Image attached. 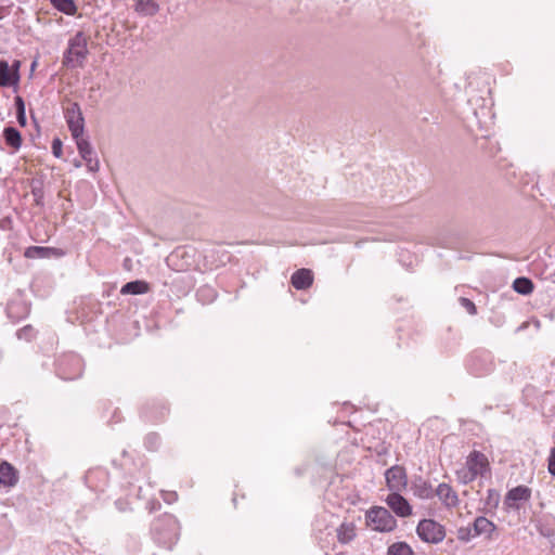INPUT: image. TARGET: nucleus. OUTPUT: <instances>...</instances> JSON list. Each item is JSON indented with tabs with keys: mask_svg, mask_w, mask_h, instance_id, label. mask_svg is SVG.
I'll return each instance as SVG.
<instances>
[{
	"mask_svg": "<svg viewBox=\"0 0 555 555\" xmlns=\"http://www.w3.org/2000/svg\"><path fill=\"white\" fill-rule=\"evenodd\" d=\"M37 335H38V331L30 324L23 326L22 328L17 330V332H16V337L20 340H25L27 343H30L34 339H36Z\"/></svg>",
	"mask_w": 555,
	"mask_h": 555,
	"instance_id": "nucleus-32",
	"label": "nucleus"
},
{
	"mask_svg": "<svg viewBox=\"0 0 555 555\" xmlns=\"http://www.w3.org/2000/svg\"><path fill=\"white\" fill-rule=\"evenodd\" d=\"M150 291V285L147 282L142 280H135L126 283L121 289L120 293L122 295H142Z\"/></svg>",
	"mask_w": 555,
	"mask_h": 555,
	"instance_id": "nucleus-24",
	"label": "nucleus"
},
{
	"mask_svg": "<svg viewBox=\"0 0 555 555\" xmlns=\"http://www.w3.org/2000/svg\"><path fill=\"white\" fill-rule=\"evenodd\" d=\"M64 117L73 138H78L83 134L85 118L80 105L77 102H69L64 111Z\"/></svg>",
	"mask_w": 555,
	"mask_h": 555,
	"instance_id": "nucleus-8",
	"label": "nucleus"
},
{
	"mask_svg": "<svg viewBox=\"0 0 555 555\" xmlns=\"http://www.w3.org/2000/svg\"><path fill=\"white\" fill-rule=\"evenodd\" d=\"M547 469L552 476H555V447L551 450L547 459Z\"/></svg>",
	"mask_w": 555,
	"mask_h": 555,
	"instance_id": "nucleus-41",
	"label": "nucleus"
},
{
	"mask_svg": "<svg viewBox=\"0 0 555 555\" xmlns=\"http://www.w3.org/2000/svg\"><path fill=\"white\" fill-rule=\"evenodd\" d=\"M14 105L17 112H25V102L22 96L17 95L14 98Z\"/></svg>",
	"mask_w": 555,
	"mask_h": 555,
	"instance_id": "nucleus-42",
	"label": "nucleus"
},
{
	"mask_svg": "<svg viewBox=\"0 0 555 555\" xmlns=\"http://www.w3.org/2000/svg\"><path fill=\"white\" fill-rule=\"evenodd\" d=\"M88 41L82 31H78L68 40L62 63L68 68L82 67L88 56Z\"/></svg>",
	"mask_w": 555,
	"mask_h": 555,
	"instance_id": "nucleus-2",
	"label": "nucleus"
},
{
	"mask_svg": "<svg viewBox=\"0 0 555 555\" xmlns=\"http://www.w3.org/2000/svg\"><path fill=\"white\" fill-rule=\"evenodd\" d=\"M490 322L495 326H502L504 324V315L495 314L490 318Z\"/></svg>",
	"mask_w": 555,
	"mask_h": 555,
	"instance_id": "nucleus-43",
	"label": "nucleus"
},
{
	"mask_svg": "<svg viewBox=\"0 0 555 555\" xmlns=\"http://www.w3.org/2000/svg\"><path fill=\"white\" fill-rule=\"evenodd\" d=\"M386 483L392 492H400L408 485L405 468L400 465H393L385 472Z\"/></svg>",
	"mask_w": 555,
	"mask_h": 555,
	"instance_id": "nucleus-12",
	"label": "nucleus"
},
{
	"mask_svg": "<svg viewBox=\"0 0 555 555\" xmlns=\"http://www.w3.org/2000/svg\"><path fill=\"white\" fill-rule=\"evenodd\" d=\"M180 526L177 518L168 513L156 517L151 524V535L155 543L171 548L178 541Z\"/></svg>",
	"mask_w": 555,
	"mask_h": 555,
	"instance_id": "nucleus-1",
	"label": "nucleus"
},
{
	"mask_svg": "<svg viewBox=\"0 0 555 555\" xmlns=\"http://www.w3.org/2000/svg\"><path fill=\"white\" fill-rule=\"evenodd\" d=\"M236 500H237L236 493H234V495L232 498V502H233L234 506H236Z\"/></svg>",
	"mask_w": 555,
	"mask_h": 555,
	"instance_id": "nucleus-49",
	"label": "nucleus"
},
{
	"mask_svg": "<svg viewBox=\"0 0 555 555\" xmlns=\"http://www.w3.org/2000/svg\"><path fill=\"white\" fill-rule=\"evenodd\" d=\"M20 61H14L12 66L5 60H0V87H15L20 82Z\"/></svg>",
	"mask_w": 555,
	"mask_h": 555,
	"instance_id": "nucleus-10",
	"label": "nucleus"
},
{
	"mask_svg": "<svg viewBox=\"0 0 555 555\" xmlns=\"http://www.w3.org/2000/svg\"><path fill=\"white\" fill-rule=\"evenodd\" d=\"M16 118H17L18 124H20L22 127H25V126H26L27 120H26V114H25V112H22V111H21V112H17V113H16Z\"/></svg>",
	"mask_w": 555,
	"mask_h": 555,
	"instance_id": "nucleus-46",
	"label": "nucleus"
},
{
	"mask_svg": "<svg viewBox=\"0 0 555 555\" xmlns=\"http://www.w3.org/2000/svg\"><path fill=\"white\" fill-rule=\"evenodd\" d=\"M18 481V475L15 467L8 463H0V483L5 487H14Z\"/></svg>",
	"mask_w": 555,
	"mask_h": 555,
	"instance_id": "nucleus-19",
	"label": "nucleus"
},
{
	"mask_svg": "<svg viewBox=\"0 0 555 555\" xmlns=\"http://www.w3.org/2000/svg\"><path fill=\"white\" fill-rule=\"evenodd\" d=\"M115 505L116 507L120 511V512H125L128 509L129 507V504L126 502V501H122V500H117L115 502Z\"/></svg>",
	"mask_w": 555,
	"mask_h": 555,
	"instance_id": "nucleus-47",
	"label": "nucleus"
},
{
	"mask_svg": "<svg viewBox=\"0 0 555 555\" xmlns=\"http://www.w3.org/2000/svg\"><path fill=\"white\" fill-rule=\"evenodd\" d=\"M413 493L424 500L433 499L435 496V490L431 485L423 479L422 477H416L412 482Z\"/></svg>",
	"mask_w": 555,
	"mask_h": 555,
	"instance_id": "nucleus-21",
	"label": "nucleus"
},
{
	"mask_svg": "<svg viewBox=\"0 0 555 555\" xmlns=\"http://www.w3.org/2000/svg\"><path fill=\"white\" fill-rule=\"evenodd\" d=\"M83 372V360L74 352L61 354L55 361V373L64 380L79 378Z\"/></svg>",
	"mask_w": 555,
	"mask_h": 555,
	"instance_id": "nucleus-3",
	"label": "nucleus"
},
{
	"mask_svg": "<svg viewBox=\"0 0 555 555\" xmlns=\"http://www.w3.org/2000/svg\"><path fill=\"white\" fill-rule=\"evenodd\" d=\"M531 489L527 486H517L508 490L504 499V505L506 508L518 511L520 509L518 502H528L531 499Z\"/></svg>",
	"mask_w": 555,
	"mask_h": 555,
	"instance_id": "nucleus-14",
	"label": "nucleus"
},
{
	"mask_svg": "<svg viewBox=\"0 0 555 555\" xmlns=\"http://www.w3.org/2000/svg\"><path fill=\"white\" fill-rule=\"evenodd\" d=\"M146 508L149 509L150 513H153L160 508V503L156 500L150 501L146 504Z\"/></svg>",
	"mask_w": 555,
	"mask_h": 555,
	"instance_id": "nucleus-44",
	"label": "nucleus"
},
{
	"mask_svg": "<svg viewBox=\"0 0 555 555\" xmlns=\"http://www.w3.org/2000/svg\"><path fill=\"white\" fill-rule=\"evenodd\" d=\"M456 537L460 541L465 543L470 541V539L475 537L473 527H460L456 531Z\"/></svg>",
	"mask_w": 555,
	"mask_h": 555,
	"instance_id": "nucleus-35",
	"label": "nucleus"
},
{
	"mask_svg": "<svg viewBox=\"0 0 555 555\" xmlns=\"http://www.w3.org/2000/svg\"><path fill=\"white\" fill-rule=\"evenodd\" d=\"M466 367L477 377L489 374L493 370L491 354L488 351H474L466 360Z\"/></svg>",
	"mask_w": 555,
	"mask_h": 555,
	"instance_id": "nucleus-7",
	"label": "nucleus"
},
{
	"mask_svg": "<svg viewBox=\"0 0 555 555\" xmlns=\"http://www.w3.org/2000/svg\"><path fill=\"white\" fill-rule=\"evenodd\" d=\"M537 529L542 537L551 538L554 535V529L551 528L550 526L539 524L537 525Z\"/></svg>",
	"mask_w": 555,
	"mask_h": 555,
	"instance_id": "nucleus-39",
	"label": "nucleus"
},
{
	"mask_svg": "<svg viewBox=\"0 0 555 555\" xmlns=\"http://www.w3.org/2000/svg\"><path fill=\"white\" fill-rule=\"evenodd\" d=\"M12 219L10 217H4L0 219V229L2 230H9L11 229Z\"/></svg>",
	"mask_w": 555,
	"mask_h": 555,
	"instance_id": "nucleus-45",
	"label": "nucleus"
},
{
	"mask_svg": "<svg viewBox=\"0 0 555 555\" xmlns=\"http://www.w3.org/2000/svg\"><path fill=\"white\" fill-rule=\"evenodd\" d=\"M3 139L8 146L17 151L21 149L23 139L21 132L15 127H5L3 130Z\"/></svg>",
	"mask_w": 555,
	"mask_h": 555,
	"instance_id": "nucleus-25",
	"label": "nucleus"
},
{
	"mask_svg": "<svg viewBox=\"0 0 555 555\" xmlns=\"http://www.w3.org/2000/svg\"><path fill=\"white\" fill-rule=\"evenodd\" d=\"M75 166L76 167H80V163L79 162H75Z\"/></svg>",
	"mask_w": 555,
	"mask_h": 555,
	"instance_id": "nucleus-51",
	"label": "nucleus"
},
{
	"mask_svg": "<svg viewBox=\"0 0 555 555\" xmlns=\"http://www.w3.org/2000/svg\"><path fill=\"white\" fill-rule=\"evenodd\" d=\"M460 305L470 314L476 315L477 314V307L474 304L473 300L466 297H460L459 298Z\"/></svg>",
	"mask_w": 555,
	"mask_h": 555,
	"instance_id": "nucleus-37",
	"label": "nucleus"
},
{
	"mask_svg": "<svg viewBox=\"0 0 555 555\" xmlns=\"http://www.w3.org/2000/svg\"><path fill=\"white\" fill-rule=\"evenodd\" d=\"M292 285L298 291L309 288L313 283V273L310 269H299L291 278Z\"/></svg>",
	"mask_w": 555,
	"mask_h": 555,
	"instance_id": "nucleus-18",
	"label": "nucleus"
},
{
	"mask_svg": "<svg viewBox=\"0 0 555 555\" xmlns=\"http://www.w3.org/2000/svg\"><path fill=\"white\" fill-rule=\"evenodd\" d=\"M51 149H52V154L56 157V158H60L63 154V143L62 141L59 139V138H54L53 141H52V145H51Z\"/></svg>",
	"mask_w": 555,
	"mask_h": 555,
	"instance_id": "nucleus-38",
	"label": "nucleus"
},
{
	"mask_svg": "<svg viewBox=\"0 0 555 555\" xmlns=\"http://www.w3.org/2000/svg\"><path fill=\"white\" fill-rule=\"evenodd\" d=\"M170 413L168 403L162 399H147L140 408V417L151 424L165 422Z\"/></svg>",
	"mask_w": 555,
	"mask_h": 555,
	"instance_id": "nucleus-5",
	"label": "nucleus"
},
{
	"mask_svg": "<svg viewBox=\"0 0 555 555\" xmlns=\"http://www.w3.org/2000/svg\"><path fill=\"white\" fill-rule=\"evenodd\" d=\"M162 498L166 503L172 504L178 500V494L176 491H163Z\"/></svg>",
	"mask_w": 555,
	"mask_h": 555,
	"instance_id": "nucleus-40",
	"label": "nucleus"
},
{
	"mask_svg": "<svg viewBox=\"0 0 555 555\" xmlns=\"http://www.w3.org/2000/svg\"><path fill=\"white\" fill-rule=\"evenodd\" d=\"M122 456L124 457L128 456V452L126 450L122 451Z\"/></svg>",
	"mask_w": 555,
	"mask_h": 555,
	"instance_id": "nucleus-50",
	"label": "nucleus"
},
{
	"mask_svg": "<svg viewBox=\"0 0 555 555\" xmlns=\"http://www.w3.org/2000/svg\"><path fill=\"white\" fill-rule=\"evenodd\" d=\"M387 555H415L406 542H395L387 548Z\"/></svg>",
	"mask_w": 555,
	"mask_h": 555,
	"instance_id": "nucleus-30",
	"label": "nucleus"
},
{
	"mask_svg": "<svg viewBox=\"0 0 555 555\" xmlns=\"http://www.w3.org/2000/svg\"><path fill=\"white\" fill-rule=\"evenodd\" d=\"M30 311L29 305L21 295H15L7 302L5 312L9 319L17 322L25 319Z\"/></svg>",
	"mask_w": 555,
	"mask_h": 555,
	"instance_id": "nucleus-13",
	"label": "nucleus"
},
{
	"mask_svg": "<svg viewBox=\"0 0 555 555\" xmlns=\"http://www.w3.org/2000/svg\"><path fill=\"white\" fill-rule=\"evenodd\" d=\"M513 289L520 295H529L534 289L533 282L526 276L516 278L513 282Z\"/></svg>",
	"mask_w": 555,
	"mask_h": 555,
	"instance_id": "nucleus-27",
	"label": "nucleus"
},
{
	"mask_svg": "<svg viewBox=\"0 0 555 555\" xmlns=\"http://www.w3.org/2000/svg\"><path fill=\"white\" fill-rule=\"evenodd\" d=\"M50 3L54 9L66 15H75L77 12V5L74 0H50Z\"/></svg>",
	"mask_w": 555,
	"mask_h": 555,
	"instance_id": "nucleus-28",
	"label": "nucleus"
},
{
	"mask_svg": "<svg viewBox=\"0 0 555 555\" xmlns=\"http://www.w3.org/2000/svg\"><path fill=\"white\" fill-rule=\"evenodd\" d=\"M184 254V250L178 248L175 250V253L171 255V257H179V256H182Z\"/></svg>",
	"mask_w": 555,
	"mask_h": 555,
	"instance_id": "nucleus-48",
	"label": "nucleus"
},
{
	"mask_svg": "<svg viewBox=\"0 0 555 555\" xmlns=\"http://www.w3.org/2000/svg\"><path fill=\"white\" fill-rule=\"evenodd\" d=\"M365 519L367 526L378 532H391L397 528V519L383 506L371 507Z\"/></svg>",
	"mask_w": 555,
	"mask_h": 555,
	"instance_id": "nucleus-4",
	"label": "nucleus"
},
{
	"mask_svg": "<svg viewBox=\"0 0 555 555\" xmlns=\"http://www.w3.org/2000/svg\"><path fill=\"white\" fill-rule=\"evenodd\" d=\"M435 495L439 498L441 503L448 507H456L460 503L457 493L452 489V487L448 483H440L435 490Z\"/></svg>",
	"mask_w": 555,
	"mask_h": 555,
	"instance_id": "nucleus-17",
	"label": "nucleus"
},
{
	"mask_svg": "<svg viewBox=\"0 0 555 555\" xmlns=\"http://www.w3.org/2000/svg\"><path fill=\"white\" fill-rule=\"evenodd\" d=\"M500 493L495 489H488L487 498L485 499V507L487 509H494L499 506L500 503Z\"/></svg>",
	"mask_w": 555,
	"mask_h": 555,
	"instance_id": "nucleus-33",
	"label": "nucleus"
},
{
	"mask_svg": "<svg viewBox=\"0 0 555 555\" xmlns=\"http://www.w3.org/2000/svg\"><path fill=\"white\" fill-rule=\"evenodd\" d=\"M474 535L486 534L487 539H491L492 533L496 530L493 521L485 516H478L473 522Z\"/></svg>",
	"mask_w": 555,
	"mask_h": 555,
	"instance_id": "nucleus-20",
	"label": "nucleus"
},
{
	"mask_svg": "<svg viewBox=\"0 0 555 555\" xmlns=\"http://www.w3.org/2000/svg\"><path fill=\"white\" fill-rule=\"evenodd\" d=\"M457 477L462 483L467 485L474 481L478 476L466 467V469L457 472Z\"/></svg>",
	"mask_w": 555,
	"mask_h": 555,
	"instance_id": "nucleus-36",
	"label": "nucleus"
},
{
	"mask_svg": "<svg viewBox=\"0 0 555 555\" xmlns=\"http://www.w3.org/2000/svg\"><path fill=\"white\" fill-rule=\"evenodd\" d=\"M162 444L160 435L156 431H151L144 437V447L147 451H158Z\"/></svg>",
	"mask_w": 555,
	"mask_h": 555,
	"instance_id": "nucleus-31",
	"label": "nucleus"
},
{
	"mask_svg": "<svg viewBox=\"0 0 555 555\" xmlns=\"http://www.w3.org/2000/svg\"><path fill=\"white\" fill-rule=\"evenodd\" d=\"M86 485L95 492H104L109 483V473L103 467L89 469L85 476Z\"/></svg>",
	"mask_w": 555,
	"mask_h": 555,
	"instance_id": "nucleus-9",
	"label": "nucleus"
},
{
	"mask_svg": "<svg viewBox=\"0 0 555 555\" xmlns=\"http://www.w3.org/2000/svg\"><path fill=\"white\" fill-rule=\"evenodd\" d=\"M74 139L76 141L79 155L85 160L88 170L91 172H96L100 168V164L89 140L83 138L82 135H79L78 138Z\"/></svg>",
	"mask_w": 555,
	"mask_h": 555,
	"instance_id": "nucleus-11",
	"label": "nucleus"
},
{
	"mask_svg": "<svg viewBox=\"0 0 555 555\" xmlns=\"http://www.w3.org/2000/svg\"><path fill=\"white\" fill-rule=\"evenodd\" d=\"M133 9L140 16H154L160 8L155 0H133Z\"/></svg>",
	"mask_w": 555,
	"mask_h": 555,
	"instance_id": "nucleus-22",
	"label": "nucleus"
},
{
	"mask_svg": "<svg viewBox=\"0 0 555 555\" xmlns=\"http://www.w3.org/2000/svg\"><path fill=\"white\" fill-rule=\"evenodd\" d=\"M416 533L423 542L438 544L446 538V528L435 519L425 518L417 524Z\"/></svg>",
	"mask_w": 555,
	"mask_h": 555,
	"instance_id": "nucleus-6",
	"label": "nucleus"
},
{
	"mask_svg": "<svg viewBox=\"0 0 555 555\" xmlns=\"http://www.w3.org/2000/svg\"><path fill=\"white\" fill-rule=\"evenodd\" d=\"M31 195L37 206H43L44 191L42 182L38 181L31 183Z\"/></svg>",
	"mask_w": 555,
	"mask_h": 555,
	"instance_id": "nucleus-34",
	"label": "nucleus"
},
{
	"mask_svg": "<svg viewBox=\"0 0 555 555\" xmlns=\"http://www.w3.org/2000/svg\"><path fill=\"white\" fill-rule=\"evenodd\" d=\"M217 296V291L210 285H203L196 291V298L203 305L214 302Z\"/></svg>",
	"mask_w": 555,
	"mask_h": 555,
	"instance_id": "nucleus-26",
	"label": "nucleus"
},
{
	"mask_svg": "<svg viewBox=\"0 0 555 555\" xmlns=\"http://www.w3.org/2000/svg\"><path fill=\"white\" fill-rule=\"evenodd\" d=\"M389 508L399 517L412 515V506L400 492H391L386 499Z\"/></svg>",
	"mask_w": 555,
	"mask_h": 555,
	"instance_id": "nucleus-15",
	"label": "nucleus"
},
{
	"mask_svg": "<svg viewBox=\"0 0 555 555\" xmlns=\"http://www.w3.org/2000/svg\"><path fill=\"white\" fill-rule=\"evenodd\" d=\"M466 467L477 476H485L490 470L488 457L482 452L476 450L467 456Z\"/></svg>",
	"mask_w": 555,
	"mask_h": 555,
	"instance_id": "nucleus-16",
	"label": "nucleus"
},
{
	"mask_svg": "<svg viewBox=\"0 0 555 555\" xmlns=\"http://www.w3.org/2000/svg\"><path fill=\"white\" fill-rule=\"evenodd\" d=\"M52 248L43 246H29L25 249L24 256L28 259L47 258L51 255Z\"/></svg>",
	"mask_w": 555,
	"mask_h": 555,
	"instance_id": "nucleus-29",
	"label": "nucleus"
},
{
	"mask_svg": "<svg viewBox=\"0 0 555 555\" xmlns=\"http://www.w3.org/2000/svg\"><path fill=\"white\" fill-rule=\"evenodd\" d=\"M337 540L341 544H347L356 538V525L353 522H343L336 529Z\"/></svg>",
	"mask_w": 555,
	"mask_h": 555,
	"instance_id": "nucleus-23",
	"label": "nucleus"
}]
</instances>
